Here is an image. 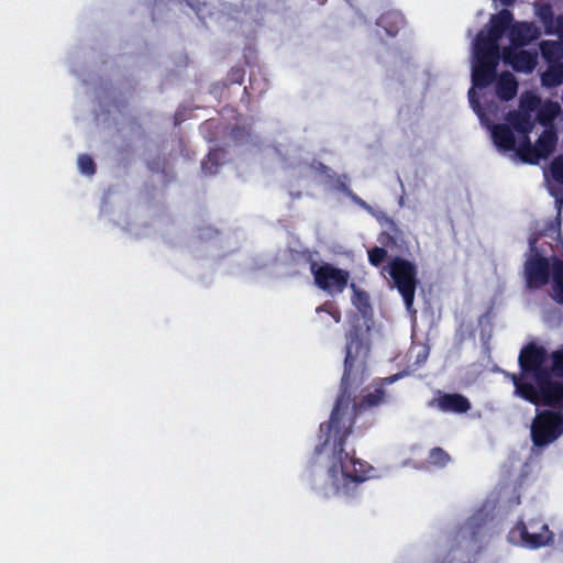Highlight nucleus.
Instances as JSON below:
<instances>
[{"mask_svg":"<svg viewBox=\"0 0 563 563\" xmlns=\"http://www.w3.org/2000/svg\"><path fill=\"white\" fill-rule=\"evenodd\" d=\"M369 373V347L358 338H350L346 344L341 391L330 420L321 431L323 444L317 449V463L323 468L318 474L316 489L324 495L346 496L353 487L372 477L373 468L365 462L351 457L343 451V440L350 434L355 402L352 391L362 385Z\"/></svg>","mask_w":563,"mask_h":563,"instance_id":"nucleus-1","label":"nucleus"},{"mask_svg":"<svg viewBox=\"0 0 563 563\" xmlns=\"http://www.w3.org/2000/svg\"><path fill=\"white\" fill-rule=\"evenodd\" d=\"M540 103V98L532 91L523 92L520 97L519 109L507 117V122L493 124L498 119V106L488 103L481 111L486 113L490 121L481 122L490 130L494 144L503 152H510L523 162L536 164L552 154L558 145V135L552 125L547 126L537 142L532 145L529 133L534 126L532 112Z\"/></svg>","mask_w":563,"mask_h":563,"instance_id":"nucleus-3","label":"nucleus"},{"mask_svg":"<svg viewBox=\"0 0 563 563\" xmlns=\"http://www.w3.org/2000/svg\"><path fill=\"white\" fill-rule=\"evenodd\" d=\"M499 58L505 64L510 65L516 71L525 74L532 73L538 63L537 53L516 46H501Z\"/></svg>","mask_w":563,"mask_h":563,"instance_id":"nucleus-10","label":"nucleus"},{"mask_svg":"<svg viewBox=\"0 0 563 563\" xmlns=\"http://www.w3.org/2000/svg\"><path fill=\"white\" fill-rule=\"evenodd\" d=\"M550 273L553 276L552 296L556 301L563 302V262L555 257L549 260L531 245L523 265L528 287L539 288L545 285Z\"/></svg>","mask_w":563,"mask_h":563,"instance_id":"nucleus-5","label":"nucleus"},{"mask_svg":"<svg viewBox=\"0 0 563 563\" xmlns=\"http://www.w3.org/2000/svg\"><path fill=\"white\" fill-rule=\"evenodd\" d=\"M351 288L353 290V303L357 306L358 309L363 310L365 307H367V296L358 291L353 284L351 285Z\"/></svg>","mask_w":563,"mask_h":563,"instance_id":"nucleus-23","label":"nucleus"},{"mask_svg":"<svg viewBox=\"0 0 563 563\" xmlns=\"http://www.w3.org/2000/svg\"><path fill=\"white\" fill-rule=\"evenodd\" d=\"M542 58L548 63L561 62L563 58V42L555 40L542 41L539 45Z\"/></svg>","mask_w":563,"mask_h":563,"instance_id":"nucleus-17","label":"nucleus"},{"mask_svg":"<svg viewBox=\"0 0 563 563\" xmlns=\"http://www.w3.org/2000/svg\"><path fill=\"white\" fill-rule=\"evenodd\" d=\"M386 400L385 391L382 385L375 386L373 389L368 388L366 394L363 396V400L360 404L361 409L378 406Z\"/></svg>","mask_w":563,"mask_h":563,"instance_id":"nucleus-18","label":"nucleus"},{"mask_svg":"<svg viewBox=\"0 0 563 563\" xmlns=\"http://www.w3.org/2000/svg\"><path fill=\"white\" fill-rule=\"evenodd\" d=\"M534 15L544 27V33L552 35L558 29L559 15L554 16L552 8L549 3L537 2L533 5Z\"/></svg>","mask_w":563,"mask_h":563,"instance_id":"nucleus-12","label":"nucleus"},{"mask_svg":"<svg viewBox=\"0 0 563 563\" xmlns=\"http://www.w3.org/2000/svg\"><path fill=\"white\" fill-rule=\"evenodd\" d=\"M432 404L442 411L453 413H464L471 408L467 398L459 394H439Z\"/></svg>","mask_w":563,"mask_h":563,"instance_id":"nucleus-11","label":"nucleus"},{"mask_svg":"<svg viewBox=\"0 0 563 563\" xmlns=\"http://www.w3.org/2000/svg\"><path fill=\"white\" fill-rule=\"evenodd\" d=\"M77 166L82 175L90 176L95 173V163L88 155L78 156Z\"/></svg>","mask_w":563,"mask_h":563,"instance_id":"nucleus-20","label":"nucleus"},{"mask_svg":"<svg viewBox=\"0 0 563 563\" xmlns=\"http://www.w3.org/2000/svg\"><path fill=\"white\" fill-rule=\"evenodd\" d=\"M517 80L509 71L500 74L496 81V92L504 100L512 99L517 93Z\"/></svg>","mask_w":563,"mask_h":563,"instance_id":"nucleus-15","label":"nucleus"},{"mask_svg":"<svg viewBox=\"0 0 563 563\" xmlns=\"http://www.w3.org/2000/svg\"><path fill=\"white\" fill-rule=\"evenodd\" d=\"M563 433V415L553 411L538 413L531 424L532 441L538 446H545L558 440Z\"/></svg>","mask_w":563,"mask_h":563,"instance_id":"nucleus-8","label":"nucleus"},{"mask_svg":"<svg viewBox=\"0 0 563 563\" xmlns=\"http://www.w3.org/2000/svg\"><path fill=\"white\" fill-rule=\"evenodd\" d=\"M561 111L562 108L559 102L548 100L543 103L540 101L532 114L534 117V122L539 120V122L547 128L561 113Z\"/></svg>","mask_w":563,"mask_h":563,"instance_id":"nucleus-14","label":"nucleus"},{"mask_svg":"<svg viewBox=\"0 0 563 563\" xmlns=\"http://www.w3.org/2000/svg\"><path fill=\"white\" fill-rule=\"evenodd\" d=\"M396 377H389V378H386L385 380L388 382V383H393L395 382Z\"/></svg>","mask_w":563,"mask_h":563,"instance_id":"nucleus-27","label":"nucleus"},{"mask_svg":"<svg viewBox=\"0 0 563 563\" xmlns=\"http://www.w3.org/2000/svg\"><path fill=\"white\" fill-rule=\"evenodd\" d=\"M427 356H428V353H427L426 349L422 347L418 353V357L421 360V362H423V361H426Z\"/></svg>","mask_w":563,"mask_h":563,"instance_id":"nucleus-25","label":"nucleus"},{"mask_svg":"<svg viewBox=\"0 0 563 563\" xmlns=\"http://www.w3.org/2000/svg\"><path fill=\"white\" fill-rule=\"evenodd\" d=\"M389 274L411 313L417 286V268L407 260L396 258L389 264Z\"/></svg>","mask_w":563,"mask_h":563,"instance_id":"nucleus-7","label":"nucleus"},{"mask_svg":"<svg viewBox=\"0 0 563 563\" xmlns=\"http://www.w3.org/2000/svg\"><path fill=\"white\" fill-rule=\"evenodd\" d=\"M553 536L548 526L540 519L531 520L528 523H517L508 534L510 543L538 549L550 543Z\"/></svg>","mask_w":563,"mask_h":563,"instance_id":"nucleus-6","label":"nucleus"},{"mask_svg":"<svg viewBox=\"0 0 563 563\" xmlns=\"http://www.w3.org/2000/svg\"><path fill=\"white\" fill-rule=\"evenodd\" d=\"M402 22V18L400 16V14L398 13H390L389 15L387 16H383L378 24L382 25L383 27H385L387 30V32L393 35L395 33H397L398 31V25L401 24Z\"/></svg>","mask_w":563,"mask_h":563,"instance_id":"nucleus-19","label":"nucleus"},{"mask_svg":"<svg viewBox=\"0 0 563 563\" xmlns=\"http://www.w3.org/2000/svg\"><path fill=\"white\" fill-rule=\"evenodd\" d=\"M494 3H500L503 5H508L514 2V0H493Z\"/></svg>","mask_w":563,"mask_h":563,"instance_id":"nucleus-26","label":"nucleus"},{"mask_svg":"<svg viewBox=\"0 0 563 563\" xmlns=\"http://www.w3.org/2000/svg\"><path fill=\"white\" fill-rule=\"evenodd\" d=\"M556 31L553 32L552 35H558L560 37V41L563 42V15H559V22H558Z\"/></svg>","mask_w":563,"mask_h":563,"instance_id":"nucleus-24","label":"nucleus"},{"mask_svg":"<svg viewBox=\"0 0 563 563\" xmlns=\"http://www.w3.org/2000/svg\"><path fill=\"white\" fill-rule=\"evenodd\" d=\"M449 461V455L441 449H433L430 452V462L437 466H444Z\"/></svg>","mask_w":563,"mask_h":563,"instance_id":"nucleus-21","label":"nucleus"},{"mask_svg":"<svg viewBox=\"0 0 563 563\" xmlns=\"http://www.w3.org/2000/svg\"><path fill=\"white\" fill-rule=\"evenodd\" d=\"M314 284L334 296L341 294L350 280L349 272L334 267L333 265L324 262H313L310 266Z\"/></svg>","mask_w":563,"mask_h":563,"instance_id":"nucleus-9","label":"nucleus"},{"mask_svg":"<svg viewBox=\"0 0 563 563\" xmlns=\"http://www.w3.org/2000/svg\"><path fill=\"white\" fill-rule=\"evenodd\" d=\"M386 257V251L380 247H374L368 252V260L372 265L377 266Z\"/></svg>","mask_w":563,"mask_h":563,"instance_id":"nucleus-22","label":"nucleus"},{"mask_svg":"<svg viewBox=\"0 0 563 563\" xmlns=\"http://www.w3.org/2000/svg\"><path fill=\"white\" fill-rule=\"evenodd\" d=\"M541 85L545 88H554L563 85V62L548 64L541 74Z\"/></svg>","mask_w":563,"mask_h":563,"instance_id":"nucleus-16","label":"nucleus"},{"mask_svg":"<svg viewBox=\"0 0 563 563\" xmlns=\"http://www.w3.org/2000/svg\"><path fill=\"white\" fill-rule=\"evenodd\" d=\"M541 34V29L536 23L517 22L508 10L492 15L487 27L478 33L473 47V85L468 91V99L473 110L483 121L489 122L490 119L481 111L477 93L492 82L499 60V51L504 46V36L509 41L508 46L522 47L539 38Z\"/></svg>","mask_w":563,"mask_h":563,"instance_id":"nucleus-2","label":"nucleus"},{"mask_svg":"<svg viewBox=\"0 0 563 563\" xmlns=\"http://www.w3.org/2000/svg\"><path fill=\"white\" fill-rule=\"evenodd\" d=\"M521 376L511 375L516 395L534 405L563 401V349L551 356L543 347L530 344L519 355Z\"/></svg>","mask_w":563,"mask_h":563,"instance_id":"nucleus-4","label":"nucleus"},{"mask_svg":"<svg viewBox=\"0 0 563 563\" xmlns=\"http://www.w3.org/2000/svg\"><path fill=\"white\" fill-rule=\"evenodd\" d=\"M551 179H549V190L552 196L556 198V206L559 212L562 209L563 199L559 198V192L555 188L556 185L563 186V155L556 157L550 167Z\"/></svg>","mask_w":563,"mask_h":563,"instance_id":"nucleus-13","label":"nucleus"}]
</instances>
